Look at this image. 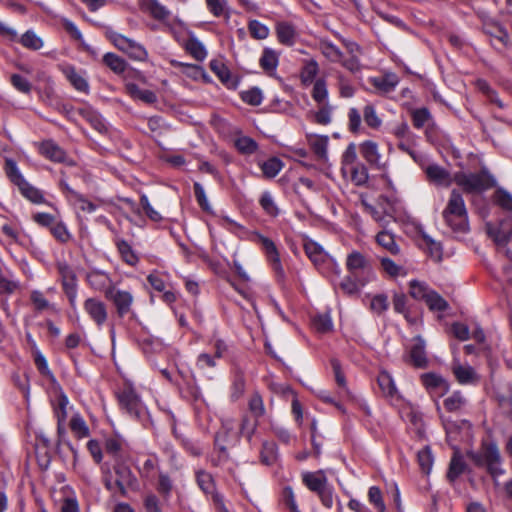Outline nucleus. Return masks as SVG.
<instances>
[{"label": "nucleus", "mask_w": 512, "mask_h": 512, "mask_svg": "<svg viewBox=\"0 0 512 512\" xmlns=\"http://www.w3.org/2000/svg\"><path fill=\"white\" fill-rule=\"evenodd\" d=\"M367 280L356 278V276H353L352 274L349 276H346L341 282H340V289L347 295L353 296L359 293L360 288L363 287L366 284Z\"/></svg>", "instance_id": "31"}, {"label": "nucleus", "mask_w": 512, "mask_h": 512, "mask_svg": "<svg viewBox=\"0 0 512 512\" xmlns=\"http://www.w3.org/2000/svg\"><path fill=\"white\" fill-rule=\"evenodd\" d=\"M105 296L115 305L120 317L131 312L133 296L129 291L120 290L115 287H108L105 290Z\"/></svg>", "instance_id": "9"}, {"label": "nucleus", "mask_w": 512, "mask_h": 512, "mask_svg": "<svg viewBox=\"0 0 512 512\" xmlns=\"http://www.w3.org/2000/svg\"><path fill=\"white\" fill-rule=\"evenodd\" d=\"M424 301L429 309L434 311H445L448 308L447 301L434 290L427 295Z\"/></svg>", "instance_id": "46"}, {"label": "nucleus", "mask_w": 512, "mask_h": 512, "mask_svg": "<svg viewBox=\"0 0 512 512\" xmlns=\"http://www.w3.org/2000/svg\"><path fill=\"white\" fill-rule=\"evenodd\" d=\"M328 97L326 82L324 79H317L312 90V98L318 104H324Z\"/></svg>", "instance_id": "56"}, {"label": "nucleus", "mask_w": 512, "mask_h": 512, "mask_svg": "<svg viewBox=\"0 0 512 512\" xmlns=\"http://www.w3.org/2000/svg\"><path fill=\"white\" fill-rule=\"evenodd\" d=\"M66 78L69 80L70 84L80 93L88 94L89 93V82L86 71L84 70H76L74 67H69L66 69Z\"/></svg>", "instance_id": "16"}, {"label": "nucleus", "mask_w": 512, "mask_h": 512, "mask_svg": "<svg viewBox=\"0 0 512 512\" xmlns=\"http://www.w3.org/2000/svg\"><path fill=\"white\" fill-rule=\"evenodd\" d=\"M466 464L462 458V456L456 452L454 453L447 473V478L449 481H455L465 470Z\"/></svg>", "instance_id": "36"}, {"label": "nucleus", "mask_w": 512, "mask_h": 512, "mask_svg": "<svg viewBox=\"0 0 512 512\" xmlns=\"http://www.w3.org/2000/svg\"><path fill=\"white\" fill-rule=\"evenodd\" d=\"M105 451L112 456L115 460L122 457L123 443L116 437H109L105 440Z\"/></svg>", "instance_id": "48"}, {"label": "nucleus", "mask_w": 512, "mask_h": 512, "mask_svg": "<svg viewBox=\"0 0 512 512\" xmlns=\"http://www.w3.org/2000/svg\"><path fill=\"white\" fill-rule=\"evenodd\" d=\"M250 35L257 40H264L269 35V28L258 20H251L248 23Z\"/></svg>", "instance_id": "49"}, {"label": "nucleus", "mask_w": 512, "mask_h": 512, "mask_svg": "<svg viewBox=\"0 0 512 512\" xmlns=\"http://www.w3.org/2000/svg\"><path fill=\"white\" fill-rule=\"evenodd\" d=\"M140 5L142 10L148 12L153 18L157 20H165L170 15L169 10L158 0H141Z\"/></svg>", "instance_id": "24"}, {"label": "nucleus", "mask_w": 512, "mask_h": 512, "mask_svg": "<svg viewBox=\"0 0 512 512\" xmlns=\"http://www.w3.org/2000/svg\"><path fill=\"white\" fill-rule=\"evenodd\" d=\"M313 327L320 333H326L333 327L331 317L328 314H320L313 318Z\"/></svg>", "instance_id": "61"}, {"label": "nucleus", "mask_w": 512, "mask_h": 512, "mask_svg": "<svg viewBox=\"0 0 512 512\" xmlns=\"http://www.w3.org/2000/svg\"><path fill=\"white\" fill-rule=\"evenodd\" d=\"M39 150L43 156L51 161L62 162L64 160V151L52 140L43 141Z\"/></svg>", "instance_id": "25"}, {"label": "nucleus", "mask_w": 512, "mask_h": 512, "mask_svg": "<svg viewBox=\"0 0 512 512\" xmlns=\"http://www.w3.org/2000/svg\"><path fill=\"white\" fill-rule=\"evenodd\" d=\"M205 2L208 10L215 17L229 16L226 0H205Z\"/></svg>", "instance_id": "55"}, {"label": "nucleus", "mask_w": 512, "mask_h": 512, "mask_svg": "<svg viewBox=\"0 0 512 512\" xmlns=\"http://www.w3.org/2000/svg\"><path fill=\"white\" fill-rule=\"evenodd\" d=\"M210 69L218 76L222 83L228 84L231 79V73L226 65L220 60H212L209 64Z\"/></svg>", "instance_id": "54"}, {"label": "nucleus", "mask_w": 512, "mask_h": 512, "mask_svg": "<svg viewBox=\"0 0 512 512\" xmlns=\"http://www.w3.org/2000/svg\"><path fill=\"white\" fill-rule=\"evenodd\" d=\"M421 380L426 389L431 393H437L438 396H443L449 391L448 382L435 373H425L421 376Z\"/></svg>", "instance_id": "14"}, {"label": "nucleus", "mask_w": 512, "mask_h": 512, "mask_svg": "<svg viewBox=\"0 0 512 512\" xmlns=\"http://www.w3.org/2000/svg\"><path fill=\"white\" fill-rule=\"evenodd\" d=\"M21 44L32 50H38L43 46L42 39L32 30L26 31L20 38Z\"/></svg>", "instance_id": "51"}, {"label": "nucleus", "mask_w": 512, "mask_h": 512, "mask_svg": "<svg viewBox=\"0 0 512 512\" xmlns=\"http://www.w3.org/2000/svg\"><path fill=\"white\" fill-rule=\"evenodd\" d=\"M486 33L491 37L497 39L504 46H508L511 43L510 35L505 27L501 24L495 23L491 26H488L486 29Z\"/></svg>", "instance_id": "41"}, {"label": "nucleus", "mask_w": 512, "mask_h": 512, "mask_svg": "<svg viewBox=\"0 0 512 512\" xmlns=\"http://www.w3.org/2000/svg\"><path fill=\"white\" fill-rule=\"evenodd\" d=\"M493 202L506 212H512V195L499 188L493 194Z\"/></svg>", "instance_id": "42"}, {"label": "nucleus", "mask_w": 512, "mask_h": 512, "mask_svg": "<svg viewBox=\"0 0 512 512\" xmlns=\"http://www.w3.org/2000/svg\"><path fill=\"white\" fill-rule=\"evenodd\" d=\"M185 49L197 61H203L207 56L204 45L194 36L189 37L186 41Z\"/></svg>", "instance_id": "33"}, {"label": "nucleus", "mask_w": 512, "mask_h": 512, "mask_svg": "<svg viewBox=\"0 0 512 512\" xmlns=\"http://www.w3.org/2000/svg\"><path fill=\"white\" fill-rule=\"evenodd\" d=\"M445 223L458 233H466L469 230L468 212L461 193L453 189L450 193L447 205L442 212Z\"/></svg>", "instance_id": "2"}, {"label": "nucleus", "mask_w": 512, "mask_h": 512, "mask_svg": "<svg viewBox=\"0 0 512 512\" xmlns=\"http://www.w3.org/2000/svg\"><path fill=\"white\" fill-rule=\"evenodd\" d=\"M35 364L39 371L49 378V393L51 396V402L55 407V413L58 418V432L59 434H61L62 421L64 419V395L61 393V386L56 381L53 374H51V372L49 371L46 359L41 354H37L35 356Z\"/></svg>", "instance_id": "4"}, {"label": "nucleus", "mask_w": 512, "mask_h": 512, "mask_svg": "<svg viewBox=\"0 0 512 512\" xmlns=\"http://www.w3.org/2000/svg\"><path fill=\"white\" fill-rule=\"evenodd\" d=\"M426 174L428 179L436 185L448 187L452 183L449 172L443 167L432 164L426 168Z\"/></svg>", "instance_id": "19"}, {"label": "nucleus", "mask_w": 512, "mask_h": 512, "mask_svg": "<svg viewBox=\"0 0 512 512\" xmlns=\"http://www.w3.org/2000/svg\"><path fill=\"white\" fill-rule=\"evenodd\" d=\"M117 248L126 263L129 265H135L137 263L138 258L132 251L131 246L126 241H118Z\"/></svg>", "instance_id": "58"}, {"label": "nucleus", "mask_w": 512, "mask_h": 512, "mask_svg": "<svg viewBox=\"0 0 512 512\" xmlns=\"http://www.w3.org/2000/svg\"><path fill=\"white\" fill-rule=\"evenodd\" d=\"M347 170L351 173V180L357 186H362L367 183L369 175L366 166L363 163H358Z\"/></svg>", "instance_id": "44"}, {"label": "nucleus", "mask_w": 512, "mask_h": 512, "mask_svg": "<svg viewBox=\"0 0 512 512\" xmlns=\"http://www.w3.org/2000/svg\"><path fill=\"white\" fill-rule=\"evenodd\" d=\"M5 170H6V174H7L8 178L15 185L19 186L20 184H23V182L25 181L24 177L18 170L17 165L13 160H11V159L6 160Z\"/></svg>", "instance_id": "60"}, {"label": "nucleus", "mask_w": 512, "mask_h": 512, "mask_svg": "<svg viewBox=\"0 0 512 512\" xmlns=\"http://www.w3.org/2000/svg\"><path fill=\"white\" fill-rule=\"evenodd\" d=\"M469 458L478 467H485L487 472L498 484L497 478L504 474L502 456L495 441H483L477 452L468 453Z\"/></svg>", "instance_id": "1"}, {"label": "nucleus", "mask_w": 512, "mask_h": 512, "mask_svg": "<svg viewBox=\"0 0 512 512\" xmlns=\"http://www.w3.org/2000/svg\"><path fill=\"white\" fill-rule=\"evenodd\" d=\"M69 428L77 438H86L90 431L86 421L78 413L74 414L69 421Z\"/></svg>", "instance_id": "32"}, {"label": "nucleus", "mask_w": 512, "mask_h": 512, "mask_svg": "<svg viewBox=\"0 0 512 512\" xmlns=\"http://www.w3.org/2000/svg\"><path fill=\"white\" fill-rule=\"evenodd\" d=\"M277 38L284 45H293L296 38V31L293 25L287 22L278 23L276 26Z\"/></svg>", "instance_id": "29"}, {"label": "nucleus", "mask_w": 512, "mask_h": 512, "mask_svg": "<svg viewBox=\"0 0 512 512\" xmlns=\"http://www.w3.org/2000/svg\"><path fill=\"white\" fill-rule=\"evenodd\" d=\"M452 372L460 384H472L478 381V376L475 370L469 365H462L459 362H454L452 365Z\"/></svg>", "instance_id": "20"}, {"label": "nucleus", "mask_w": 512, "mask_h": 512, "mask_svg": "<svg viewBox=\"0 0 512 512\" xmlns=\"http://www.w3.org/2000/svg\"><path fill=\"white\" fill-rule=\"evenodd\" d=\"M241 99L249 105L258 106L263 100L262 91L257 87L251 88L242 92Z\"/></svg>", "instance_id": "62"}, {"label": "nucleus", "mask_w": 512, "mask_h": 512, "mask_svg": "<svg viewBox=\"0 0 512 512\" xmlns=\"http://www.w3.org/2000/svg\"><path fill=\"white\" fill-rule=\"evenodd\" d=\"M103 63L116 74H122L127 68V62L115 53H106Z\"/></svg>", "instance_id": "35"}, {"label": "nucleus", "mask_w": 512, "mask_h": 512, "mask_svg": "<svg viewBox=\"0 0 512 512\" xmlns=\"http://www.w3.org/2000/svg\"><path fill=\"white\" fill-rule=\"evenodd\" d=\"M370 83L381 92L389 93L395 90L399 83V78L394 73H385L382 76L372 77Z\"/></svg>", "instance_id": "21"}, {"label": "nucleus", "mask_w": 512, "mask_h": 512, "mask_svg": "<svg viewBox=\"0 0 512 512\" xmlns=\"http://www.w3.org/2000/svg\"><path fill=\"white\" fill-rule=\"evenodd\" d=\"M363 117L365 123L373 129L379 128L382 124L381 119L378 117L375 108L372 105H366L364 107Z\"/></svg>", "instance_id": "63"}, {"label": "nucleus", "mask_w": 512, "mask_h": 512, "mask_svg": "<svg viewBox=\"0 0 512 512\" xmlns=\"http://www.w3.org/2000/svg\"><path fill=\"white\" fill-rule=\"evenodd\" d=\"M376 242L393 255L400 252V248L395 242L394 236L388 231H381L376 235Z\"/></svg>", "instance_id": "34"}, {"label": "nucleus", "mask_w": 512, "mask_h": 512, "mask_svg": "<svg viewBox=\"0 0 512 512\" xmlns=\"http://www.w3.org/2000/svg\"><path fill=\"white\" fill-rule=\"evenodd\" d=\"M87 280L89 284L97 290H106L109 283V277L102 272L94 271L88 274Z\"/></svg>", "instance_id": "53"}, {"label": "nucleus", "mask_w": 512, "mask_h": 512, "mask_svg": "<svg viewBox=\"0 0 512 512\" xmlns=\"http://www.w3.org/2000/svg\"><path fill=\"white\" fill-rule=\"evenodd\" d=\"M319 66L315 60H309L305 63L301 70V81L304 85H310L313 83L316 75L318 74Z\"/></svg>", "instance_id": "40"}, {"label": "nucleus", "mask_w": 512, "mask_h": 512, "mask_svg": "<svg viewBox=\"0 0 512 512\" xmlns=\"http://www.w3.org/2000/svg\"><path fill=\"white\" fill-rule=\"evenodd\" d=\"M258 240L266 253L267 259L271 264L273 271L276 273L279 280H283L285 278V272L281 264L276 245L271 239L263 235H258Z\"/></svg>", "instance_id": "12"}, {"label": "nucleus", "mask_w": 512, "mask_h": 512, "mask_svg": "<svg viewBox=\"0 0 512 512\" xmlns=\"http://www.w3.org/2000/svg\"><path fill=\"white\" fill-rule=\"evenodd\" d=\"M409 359L417 368H425L428 364V359L425 353V342L419 336L414 339V344L409 353Z\"/></svg>", "instance_id": "18"}, {"label": "nucleus", "mask_w": 512, "mask_h": 512, "mask_svg": "<svg viewBox=\"0 0 512 512\" xmlns=\"http://www.w3.org/2000/svg\"><path fill=\"white\" fill-rule=\"evenodd\" d=\"M307 141L317 158L322 161H327L328 136L309 134L307 135Z\"/></svg>", "instance_id": "22"}, {"label": "nucleus", "mask_w": 512, "mask_h": 512, "mask_svg": "<svg viewBox=\"0 0 512 512\" xmlns=\"http://www.w3.org/2000/svg\"><path fill=\"white\" fill-rule=\"evenodd\" d=\"M319 50L329 61L333 63H339L343 58V53L336 45L332 42L322 39L319 42Z\"/></svg>", "instance_id": "30"}, {"label": "nucleus", "mask_w": 512, "mask_h": 512, "mask_svg": "<svg viewBox=\"0 0 512 512\" xmlns=\"http://www.w3.org/2000/svg\"><path fill=\"white\" fill-rule=\"evenodd\" d=\"M357 152L356 145L350 143L342 155V171L345 172L348 168L357 165Z\"/></svg>", "instance_id": "52"}, {"label": "nucleus", "mask_w": 512, "mask_h": 512, "mask_svg": "<svg viewBox=\"0 0 512 512\" xmlns=\"http://www.w3.org/2000/svg\"><path fill=\"white\" fill-rule=\"evenodd\" d=\"M322 106L314 114V121L320 125H328L331 123V113L333 107L328 103L321 104Z\"/></svg>", "instance_id": "64"}, {"label": "nucleus", "mask_w": 512, "mask_h": 512, "mask_svg": "<svg viewBox=\"0 0 512 512\" xmlns=\"http://www.w3.org/2000/svg\"><path fill=\"white\" fill-rule=\"evenodd\" d=\"M466 402L462 393L456 391L443 401V406L448 412H459L466 405Z\"/></svg>", "instance_id": "37"}, {"label": "nucleus", "mask_w": 512, "mask_h": 512, "mask_svg": "<svg viewBox=\"0 0 512 512\" xmlns=\"http://www.w3.org/2000/svg\"><path fill=\"white\" fill-rule=\"evenodd\" d=\"M261 207L263 210L269 214L270 216H277L279 213V209L269 192H264L259 200Z\"/></svg>", "instance_id": "59"}, {"label": "nucleus", "mask_w": 512, "mask_h": 512, "mask_svg": "<svg viewBox=\"0 0 512 512\" xmlns=\"http://www.w3.org/2000/svg\"><path fill=\"white\" fill-rule=\"evenodd\" d=\"M431 291L432 289L423 281L411 280L409 282V294L416 300L424 301Z\"/></svg>", "instance_id": "39"}, {"label": "nucleus", "mask_w": 512, "mask_h": 512, "mask_svg": "<svg viewBox=\"0 0 512 512\" xmlns=\"http://www.w3.org/2000/svg\"><path fill=\"white\" fill-rule=\"evenodd\" d=\"M116 396L121 409L129 416L134 418H139L141 416L144 407L140 397L131 386L125 385L116 392Z\"/></svg>", "instance_id": "7"}, {"label": "nucleus", "mask_w": 512, "mask_h": 512, "mask_svg": "<svg viewBox=\"0 0 512 512\" xmlns=\"http://www.w3.org/2000/svg\"><path fill=\"white\" fill-rule=\"evenodd\" d=\"M66 32H68L71 38L78 42L79 46L92 56H96V51L88 45L79 29L70 21L66 20Z\"/></svg>", "instance_id": "38"}, {"label": "nucleus", "mask_w": 512, "mask_h": 512, "mask_svg": "<svg viewBox=\"0 0 512 512\" xmlns=\"http://www.w3.org/2000/svg\"><path fill=\"white\" fill-rule=\"evenodd\" d=\"M360 153L362 157L372 166L383 171L382 178H384L389 185L391 180L389 179L387 171V163L381 162V154L379 152L378 145L373 141H365L360 145Z\"/></svg>", "instance_id": "10"}, {"label": "nucleus", "mask_w": 512, "mask_h": 512, "mask_svg": "<svg viewBox=\"0 0 512 512\" xmlns=\"http://www.w3.org/2000/svg\"><path fill=\"white\" fill-rule=\"evenodd\" d=\"M261 462L272 465L277 459V446L273 442H264L260 453Z\"/></svg>", "instance_id": "47"}, {"label": "nucleus", "mask_w": 512, "mask_h": 512, "mask_svg": "<svg viewBox=\"0 0 512 512\" xmlns=\"http://www.w3.org/2000/svg\"><path fill=\"white\" fill-rule=\"evenodd\" d=\"M240 439V434L235 430L234 422L227 419L222 422L220 430L215 435V445L222 453L227 452L228 446H235Z\"/></svg>", "instance_id": "8"}, {"label": "nucleus", "mask_w": 512, "mask_h": 512, "mask_svg": "<svg viewBox=\"0 0 512 512\" xmlns=\"http://www.w3.org/2000/svg\"><path fill=\"white\" fill-rule=\"evenodd\" d=\"M488 236L499 246L506 245L512 238V218H506L495 226L488 222L485 225Z\"/></svg>", "instance_id": "11"}, {"label": "nucleus", "mask_w": 512, "mask_h": 512, "mask_svg": "<svg viewBox=\"0 0 512 512\" xmlns=\"http://www.w3.org/2000/svg\"><path fill=\"white\" fill-rule=\"evenodd\" d=\"M260 167L266 178H274L283 168V163L280 159L272 157L264 161Z\"/></svg>", "instance_id": "43"}, {"label": "nucleus", "mask_w": 512, "mask_h": 512, "mask_svg": "<svg viewBox=\"0 0 512 512\" xmlns=\"http://www.w3.org/2000/svg\"><path fill=\"white\" fill-rule=\"evenodd\" d=\"M417 459L421 470L425 474H429L433 465L431 449L428 446L421 449L417 454Z\"/></svg>", "instance_id": "50"}, {"label": "nucleus", "mask_w": 512, "mask_h": 512, "mask_svg": "<svg viewBox=\"0 0 512 512\" xmlns=\"http://www.w3.org/2000/svg\"><path fill=\"white\" fill-rule=\"evenodd\" d=\"M453 182H455L463 189L464 192L468 194L481 193L493 185L490 176L484 172H458L454 175Z\"/></svg>", "instance_id": "5"}, {"label": "nucleus", "mask_w": 512, "mask_h": 512, "mask_svg": "<svg viewBox=\"0 0 512 512\" xmlns=\"http://www.w3.org/2000/svg\"><path fill=\"white\" fill-rule=\"evenodd\" d=\"M347 270L353 276H357L360 272H369L370 263L369 260L359 251H352L348 254L346 259Z\"/></svg>", "instance_id": "15"}, {"label": "nucleus", "mask_w": 512, "mask_h": 512, "mask_svg": "<svg viewBox=\"0 0 512 512\" xmlns=\"http://www.w3.org/2000/svg\"><path fill=\"white\" fill-rule=\"evenodd\" d=\"M235 147L242 154H253L258 149V144L255 140L248 136H241L235 139L234 141Z\"/></svg>", "instance_id": "45"}, {"label": "nucleus", "mask_w": 512, "mask_h": 512, "mask_svg": "<svg viewBox=\"0 0 512 512\" xmlns=\"http://www.w3.org/2000/svg\"><path fill=\"white\" fill-rule=\"evenodd\" d=\"M304 250L308 258L314 263L315 266H319L325 262L327 254L323 248L316 242L308 240L304 243Z\"/></svg>", "instance_id": "27"}, {"label": "nucleus", "mask_w": 512, "mask_h": 512, "mask_svg": "<svg viewBox=\"0 0 512 512\" xmlns=\"http://www.w3.org/2000/svg\"><path fill=\"white\" fill-rule=\"evenodd\" d=\"M302 482L312 492L316 493L321 503L326 508L333 506V488L328 484V479L323 470L315 472H304Z\"/></svg>", "instance_id": "3"}, {"label": "nucleus", "mask_w": 512, "mask_h": 512, "mask_svg": "<svg viewBox=\"0 0 512 512\" xmlns=\"http://www.w3.org/2000/svg\"><path fill=\"white\" fill-rule=\"evenodd\" d=\"M377 382L385 397L393 399L398 396V391L393 381V378L388 372H380L377 378Z\"/></svg>", "instance_id": "28"}, {"label": "nucleus", "mask_w": 512, "mask_h": 512, "mask_svg": "<svg viewBox=\"0 0 512 512\" xmlns=\"http://www.w3.org/2000/svg\"><path fill=\"white\" fill-rule=\"evenodd\" d=\"M19 190L27 199L33 203H41L43 200L40 191L32 187L26 180L18 186Z\"/></svg>", "instance_id": "57"}, {"label": "nucleus", "mask_w": 512, "mask_h": 512, "mask_svg": "<svg viewBox=\"0 0 512 512\" xmlns=\"http://www.w3.org/2000/svg\"><path fill=\"white\" fill-rule=\"evenodd\" d=\"M259 64L267 75L273 76L279 64V54L271 48H265L259 60Z\"/></svg>", "instance_id": "23"}, {"label": "nucleus", "mask_w": 512, "mask_h": 512, "mask_svg": "<svg viewBox=\"0 0 512 512\" xmlns=\"http://www.w3.org/2000/svg\"><path fill=\"white\" fill-rule=\"evenodd\" d=\"M107 38L114 44L116 48L126 53L135 61L144 62L148 59V52L143 45L115 31L108 30Z\"/></svg>", "instance_id": "6"}, {"label": "nucleus", "mask_w": 512, "mask_h": 512, "mask_svg": "<svg viewBox=\"0 0 512 512\" xmlns=\"http://www.w3.org/2000/svg\"><path fill=\"white\" fill-rule=\"evenodd\" d=\"M125 89L132 98L141 100L144 103L152 104L157 100V96L153 91L148 89H141L134 83H127L125 85Z\"/></svg>", "instance_id": "26"}, {"label": "nucleus", "mask_w": 512, "mask_h": 512, "mask_svg": "<svg viewBox=\"0 0 512 512\" xmlns=\"http://www.w3.org/2000/svg\"><path fill=\"white\" fill-rule=\"evenodd\" d=\"M115 473V485L122 496L127 494V488L136 484L137 480L130 467L123 463H116L113 467Z\"/></svg>", "instance_id": "13"}, {"label": "nucleus", "mask_w": 512, "mask_h": 512, "mask_svg": "<svg viewBox=\"0 0 512 512\" xmlns=\"http://www.w3.org/2000/svg\"><path fill=\"white\" fill-rule=\"evenodd\" d=\"M85 310L97 325H102L107 320V310L103 302L89 298L85 301Z\"/></svg>", "instance_id": "17"}]
</instances>
